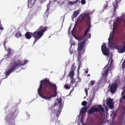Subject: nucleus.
<instances>
[{
  "label": "nucleus",
  "instance_id": "obj_4",
  "mask_svg": "<svg viewBox=\"0 0 125 125\" xmlns=\"http://www.w3.org/2000/svg\"><path fill=\"white\" fill-rule=\"evenodd\" d=\"M97 106L99 109L96 107H92L88 110V114H93L94 112L98 111L100 113L102 114L104 112V108L102 107L101 105H98Z\"/></svg>",
  "mask_w": 125,
  "mask_h": 125
},
{
  "label": "nucleus",
  "instance_id": "obj_32",
  "mask_svg": "<svg viewBox=\"0 0 125 125\" xmlns=\"http://www.w3.org/2000/svg\"><path fill=\"white\" fill-rule=\"evenodd\" d=\"M75 64L73 63V64L71 66V70L72 71H74V66Z\"/></svg>",
  "mask_w": 125,
  "mask_h": 125
},
{
  "label": "nucleus",
  "instance_id": "obj_6",
  "mask_svg": "<svg viewBox=\"0 0 125 125\" xmlns=\"http://www.w3.org/2000/svg\"><path fill=\"white\" fill-rule=\"evenodd\" d=\"M10 65L15 70L16 69H18L20 66L23 65V62L19 59L16 61H11Z\"/></svg>",
  "mask_w": 125,
  "mask_h": 125
},
{
  "label": "nucleus",
  "instance_id": "obj_36",
  "mask_svg": "<svg viewBox=\"0 0 125 125\" xmlns=\"http://www.w3.org/2000/svg\"><path fill=\"white\" fill-rule=\"evenodd\" d=\"M85 0H81V3L82 4H84L85 3Z\"/></svg>",
  "mask_w": 125,
  "mask_h": 125
},
{
  "label": "nucleus",
  "instance_id": "obj_3",
  "mask_svg": "<svg viewBox=\"0 0 125 125\" xmlns=\"http://www.w3.org/2000/svg\"><path fill=\"white\" fill-rule=\"evenodd\" d=\"M111 62L109 66H107V64L106 66L103 69V72L102 73V76L105 78L104 82L105 83L106 82L107 77L108 73V71H111L113 69V65L112 63L113 61L112 58L111 59Z\"/></svg>",
  "mask_w": 125,
  "mask_h": 125
},
{
  "label": "nucleus",
  "instance_id": "obj_26",
  "mask_svg": "<svg viewBox=\"0 0 125 125\" xmlns=\"http://www.w3.org/2000/svg\"><path fill=\"white\" fill-rule=\"evenodd\" d=\"M74 71H70L69 73V76L72 78L74 74Z\"/></svg>",
  "mask_w": 125,
  "mask_h": 125
},
{
  "label": "nucleus",
  "instance_id": "obj_18",
  "mask_svg": "<svg viewBox=\"0 0 125 125\" xmlns=\"http://www.w3.org/2000/svg\"><path fill=\"white\" fill-rule=\"evenodd\" d=\"M88 107H84L83 108L80 112V114H82L84 113L88 109Z\"/></svg>",
  "mask_w": 125,
  "mask_h": 125
},
{
  "label": "nucleus",
  "instance_id": "obj_31",
  "mask_svg": "<svg viewBox=\"0 0 125 125\" xmlns=\"http://www.w3.org/2000/svg\"><path fill=\"white\" fill-rule=\"evenodd\" d=\"M79 23L80 24H82V23L79 20V19L78 18L77 19L76 22V24H77Z\"/></svg>",
  "mask_w": 125,
  "mask_h": 125
},
{
  "label": "nucleus",
  "instance_id": "obj_21",
  "mask_svg": "<svg viewBox=\"0 0 125 125\" xmlns=\"http://www.w3.org/2000/svg\"><path fill=\"white\" fill-rule=\"evenodd\" d=\"M125 51V47L124 46V45L119 50L117 51V52L120 53H122L124 52Z\"/></svg>",
  "mask_w": 125,
  "mask_h": 125
},
{
  "label": "nucleus",
  "instance_id": "obj_13",
  "mask_svg": "<svg viewBox=\"0 0 125 125\" xmlns=\"http://www.w3.org/2000/svg\"><path fill=\"white\" fill-rule=\"evenodd\" d=\"M15 70L10 65V69L5 73L4 74H5L6 76V78L10 75L11 73L12 72H13Z\"/></svg>",
  "mask_w": 125,
  "mask_h": 125
},
{
  "label": "nucleus",
  "instance_id": "obj_38",
  "mask_svg": "<svg viewBox=\"0 0 125 125\" xmlns=\"http://www.w3.org/2000/svg\"><path fill=\"white\" fill-rule=\"evenodd\" d=\"M85 91L86 93V95H88V91L87 88L85 89Z\"/></svg>",
  "mask_w": 125,
  "mask_h": 125
},
{
  "label": "nucleus",
  "instance_id": "obj_16",
  "mask_svg": "<svg viewBox=\"0 0 125 125\" xmlns=\"http://www.w3.org/2000/svg\"><path fill=\"white\" fill-rule=\"evenodd\" d=\"M79 13V10L74 11L73 12V15L72 16V19L76 17Z\"/></svg>",
  "mask_w": 125,
  "mask_h": 125
},
{
  "label": "nucleus",
  "instance_id": "obj_46",
  "mask_svg": "<svg viewBox=\"0 0 125 125\" xmlns=\"http://www.w3.org/2000/svg\"><path fill=\"white\" fill-rule=\"evenodd\" d=\"M123 99L125 100V95H124L123 96Z\"/></svg>",
  "mask_w": 125,
  "mask_h": 125
},
{
  "label": "nucleus",
  "instance_id": "obj_29",
  "mask_svg": "<svg viewBox=\"0 0 125 125\" xmlns=\"http://www.w3.org/2000/svg\"><path fill=\"white\" fill-rule=\"evenodd\" d=\"M108 5V2L107 1H106L104 6V9H105L107 7Z\"/></svg>",
  "mask_w": 125,
  "mask_h": 125
},
{
  "label": "nucleus",
  "instance_id": "obj_42",
  "mask_svg": "<svg viewBox=\"0 0 125 125\" xmlns=\"http://www.w3.org/2000/svg\"><path fill=\"white\" fill-rule=\"evenodd\" d=\"M27 62H28L27 60H25L24 61V62H23V65H24V64H26Z\"/></svg>",
  "mask_w": 125,
  "mask_h": 125
},
{
  "label": "nucleus",
  "instance_id": "obj_33",
  "mask_svg": "<svg viewBox=\"0 0 125 125\" xmlns=\"http://www.w3.org/2000/svg\"><path fill=\"white\" fill-rule=\"evenodd\" d=\"M122 66L125 69V59L124 60V61L122 64Z\"/></svg>",
  "mask_w": 125,
  "mask_h": 125
},
{
  "label": "nucleus",
  "instance_id": "obj_44",
  "mask_svg": "<svg viewBox=\"0 0 125 125\" xmlns=\"http://www.w3.org/2000/svg\"><path fill=\"white\" fill-rule=\"evenodd\" d=\"M4 29V28L3 27H0V30H3Z\"/></svg>",
  "mask_w": 125,
  "mask_h": 125
},
{
  "label": "nucleus",
  "instance_id": "obj_12",
  "mask_svg": "<svg viewBox=\"0 0 125 125\" xmlns=\"http://www.w3.org/2000/svg\"><path fill=\"white\" fill-rule=\"evenodd\" d=\"M121 0H115V2L113 3V5L114 7V12L115 13L116 10V9L118 7V4L120 3Z\"/></svg>",
  "mask_w": 125,
  "mask_h": 125
},
{
  "label": "nucleus",
  "instance_id": "obj_22",
  "mask_svg": "<svg viewBox=\"0 0 125 125\" xmlns=\"http://www.w3.org/2000/svg\"><path fill=\"white\" fill-rule=\"evenodd\" d=\"M62 100V99L61 98H58L57 99V101H58V103L60 105V106L59 107V109H60L61 108H62V106L61 105Z\"/></svg>",
  "mask_w": 125,
  "mask_h": 125
},
{
  "label": "nucleus",
  "instance_id": "obj_19",
  "mask_svg": "<svg viewBox=\"0 0 125 125\" xmlns=\"http://www.w3.org/2000/svg\"><path fill=\"white\" fill-rule=\"evenodd\" d=\"M81 57L80 56H78L77 58V60H78V69H79L82 66V62L80 60Z\"/></svg>",
  "mask_w": 125,
  "mask_h": 125
},
{
  "label": "nucleus",
  "instance_id": "obj_39",
  "mask_svg": "<svg viewBox=\"0 0 125 125\" xmlns=\"http://www.w3.org/2000/svg\"><path fill=\"white\" fill-rule=\"evenodd\" d=\"M64 17L63 16L62 17L60 18L61 20H62V21H63L64 20Z\"/></svg>",
  "mask_w": 125,
  "mask_h": 125
},
{
  "label": "nucleus",
  "instance_id": "obj_1",
  "mask_svg": "<svg viewBox=\"0 0 125 125\" xmlns=\"http://www.w3.org/2000/svg\"><path fill=\"white\" fill-rule=\"evenodd\" d=\"M48 28L46 27H44L42 26H40L38 29L33 33L30 32H27L25 34V37L28 39H30L31 36L34 38V40L33 44L44 34V33L47 30Z\"/></svg>",
  "mask_w": 125,
  "mask_h": 125
},
{
  "label": "nucleus",
  "instance_id": "obj_41",
  "mask_svg": "<svg viewBox=\"0 0 125 125\" xmlns=\"http://www.w3.org/2000/svg\"><path fill=\"white\" fill-rule=\"evenodd\" d=\"M73 83V80L72 79L71 80L70 82V84H72Z\"/></svg>",
  "mask_w": 125,
  "mask_h": 125
},
{
  "label": "nucleus",
  "instance_id": "obj_45",
  "mask_svg": "<svg viewBox=\"0 0 125 125\" xmlns=\"http://www.w3.org/2000/svg\"><path fill=\"white\" fill-rule=\"evenodd\" d=\"M103 122H104V121H103V120H102L101 122V123H100V124H103Z\"/></svg>",
  "mask_w": 125,
  "mask_h": 125
},
{
  "label": "nucleus",
  "instance_id": "obj_2",
  "mask_svg": "<svg viewBox=\"0 0 125 125\" xmlns=\"http://www.w3.org/2000/svg\"><path fill=\"white\" fill-rule=\"evenodd\" d=\"M54 84H55L50 82L49 79H45L41 81L40 86L38 90H42L43 91L48 92V90H51L52 87L50 86L51 85H53Z\"/></svg>",
  "mask_w": 125,
  "mask_h": 125
},
{
  "label": "nucleus",
  "instance_id": "obj_49",
  "mask_svg": "<svg viewBox=\"0 0 125 125\" xmlns=\"http://www.w3.org/2000/svg\"><path fill=\"white\" fill-rule=\"evenodd\" d=\"M1 26V22L0 21V27Z\"/></svg>",
  "mask_w": 125,
  "mask_h": 125
},
{
  "label": "nucleus",
  "instance_id": "obj_48",
  "mask_svg": "<svg viewBox=\"0 0 125 125\" xmlns=\"http://www.w3.org/2000/svg\"><path fill=\"white\" fill-rule=\"evenodd\" d=\"M51 0L52 1H51V2H54L55 1V0Z\"/></svg>",
  "mask_w": 125,
  "mask_h": 125
},
{
  "label": "nucleus",
  "instance_id": "obj_40",
  "mask_svg": "<svg viewBox=\"0 0 125 125\" xmlns=\"http://www.w3.org/2000/svg\"><path fill=\"white\" fill-rule=\"evenodd\" d=\"M78 1L80 2V1L79 0H76L74 2V4H75L78 2Z\"/></svg>",
  "mask_w": 125,
  "mask_h": 125
},
{
  "label": "nucleus",
  "instance_id": "obj_34",
  "mask_svg": "<svg viewBox=\"0 0 125 125\" xmlns=\"http://www.w3.org/2000/svg\"><path fill=\"white\" fill-rule=\"evenodd\" d=\"M95 82V81H91L90 84L91 85V86H92V85L94 84Z\"/></svg>",
  "mask_w": 125,
  "mask_h": 125
},
{
  "label": "nucleus",
  "instance_id": "obj_14",
  "mask_svg": "<svg viewBox=\"0 0 125 125\" xmlns=\"http://www.w3.org/2000/svg\"><path fill=\"white\" fill-rule=\"evenodd\" d=\"M111 32L110 34L109 38L108 39L109 45L110 46H111L112 44V36H111Z\"/></svg>",
  "mask_w": 125,
  "mask_h": 125
},
{
  "label": "nucleus",
  "instance_id": "obj_27",
  "mask_svg": "<svg viewBox=\"0 0 125 125\" xmlns=\"http://www.w3.org/2000/svg\"><path fill=\"white\" fill-rule=\"evenodd\" d=\"M121 47L122 46L120 45L116 46H115V48L118 50V51H119V50L120 48H121Z\"/></svg>",
  "mask_w": 125,
  "mask_h": 125
},
{
  "label": "nucleus",
  "instance_id": "obj_47",
  "mask_svg": "<svg viewBox=\"0 0 125 125\" xmlns=\"http://www.w3.org/2000/svg\"><path fill=\"white\" fill-rule=\"evenodd\" d=\"M88 72V71H86L85 72V73L86 74H87Z\"/></svg>",
  "mask_w": 125,
  "mask_h": 125
},
{
  "label": "nucleus",
  "instance_id": "obj_28",
  "mask_svg": "<svg viewBox=\"0 0 125 125\" xmlns=\"http://www.w3.org/2000/svg\"><path fill=\"white\" fill-rule=\"evenodd\" d=\"M87 103L86 101H84L82 103V105L84 106H85L86 105Z\"/></svg>",
  "mask_w": 125,
  "mask_h": 125
},
{
  "label": "nucleus",
  "instance_id": "obj_10",
  "mask_svg": "<svg viewBox=\"0 0 125 125\" xmlns=\"http://www.w3.org/2000/svg\"><path fill=\"white\" fill-rule=\"evenodd\" d=\"M38 92L39 94L42 97L46 100H49L52 98V97H51V96L49 97H48L43 95L42 93H47V92H45L43 91L42 90H38Z\"/></svg>",
  "mask_w": 125,
  "mask_h": 125
},
{
  "label": "nucleus",
  "instance_id": "obj_20",
  "mask_svg": "<svg viewBox=\"0 0 125 125\" xmlns=\"http://www.w3.org/2000/svg\"><path fill=\"white\" fill-rule=\"evenodd\" d=\"M40 2L41 3L43 2H44L46 1H47L48 2H49V3L47 5V7H50V5L51 4V2L52 1L51 0H39ZM48 7H47V10L46 11H47L48 10H49V9H48Z\"/></svg>",
  "mask_w": 125,
  "mask_h": 125
},
{
  "label": "nucleus",
  "instance_id": "obj_7",
  "mask_svg": "<svg viewBox=\"0 0 125 125\" xmlns=\"http://www.w3.org/2000/svg\"><path fill=\"white\" fill-rule=\"evenodd\" d=\"M90 14L89 13H84L82 14L78 17L80 21L82 23L83 21H88L90 19Z\"/></svg>",
  "mask_w": 125,
  "mask_h": 125
},
{
  "label": "nucleus",
  "instance_id": "obj_43",
  "mask_svg": "<svg viewBox=\"0 0 125 125\" xmlns=\"http://www.w3.org/2000/svg\"><path fill=\"white\" fill-rule=\"evenodd\" d=\"M122 43L123 44V45H124V46H125V42L123 41L122 42Z\"/></svg>",
  "mask_w": 125,
  "mask_h": 125
},
{
  "label": "nucleus",
  "instance_id": "obj_35",
  "mask_svg": "<svg viewBox=\"0 0 125 125\" xmlns=\"http://www.w3.org/2000/svg\"><path fill=\"white\" fill-rule=\"evenodd\" d=\"M65 87L66 89H69L70 88V87L69 85H65Z\"/></svg>",
  "mask_w": 125,
  "mask_h": 125
},
{
  "label": "nucleus",
  "instance_id": "obj_8",
  "mask_svg": "<svg viewBox=\"0 0 125 125\" xmlns=\"http://www.w3.org/2000/svg\"><path fill=\"white\" fill-rule=\"evenodd\" d=\"M106 44L103 43L101 46V50L103 54L106 55H108L109 54V49L107 48Z\"/></svg>",
  "mask_w": 125,
  "mask_h": 125
},
{
  "label": "nucleus",
  "instance_id": "obj_5",
  "mask_svg": "<svg viewBox=\"0 0 125 125\" xmlns=\"http://www.w3.org/2000/svg\"><path fill=\"white\" fill-rule=\"evenodd\" d=\"M91 37V34L90 33H87L86 36L85 40L80 42L78 45V47L77 48V50L80 53L82 51H84V50L83 49L85 43V41L87 40L88 39H89Z\"/></svg>",
  "mask_w": 125,
  "mask_h": 125
},
{
  "label": "nucleus",
  "instance_id": "obj_25",
  "mask_svg": "<svg viewBox=\"0 0 125 125\" xmlns=\"http://www.w3.org/2000/svg\"><path fill=\"white\" fill-rule=\"evenodd\" d=\"M90 27H89L87 28V30L85 31V32L83 36V37H84V38H85L86 36L87 33L90 31Z\"/></svg>",
  "mask_w": 125,
  "mask_h": 125
},
{
  "label": "nucleus",
  "instance_id": "obj_30",
  "mask_svg": "<svg viewBox=\"0 0 125 125\" xmlns=\"http://www.w3.org/2000/svg\"><path fill=\"white\" fill-rule=\"evenodd\" d=\"M62 110V108H61L60 109H58V112H59V114H56V116L57 117H58V116H59V114H60V113L61 112V110Z\"/></svg>",
  "mask_w": 125,
  "mask_h": 125
},
{
  "label": "nucleus",
  "instance_id": "obj_9",
  "mask_svg": "<svg viewBox=\"0 0 125 125\" xmlns=\"http://www.w3.org/2000/svg\"><path fill=\"white\" fill-rule=\"evenodd\" d=\"M50 86H51L52 87L51 88V90L48 91V92H50L51 90H54V92H52V94L51 95V97H52H52H55L57 95V86L55 84H54L53 85H51Z\"/></svg>",
  "mask_w": 125,
  "mask_h": 125
},
{
  "label": "nucleus",
  "instance_id": "obj_37",
  "mask_svg": "<svg viewBox=\"0 0 125 125\" xmlns=\"http://www.w3.org/2000/svg\"><path fill=\"white\" fill-rule=\"evenodd\" d=\"M69 4L71 5H73L74 4V2L72 1H70L69 2Z\"/></svg>",
  "mask_w": 125,
  "mask_h": 125
},
{
  "label": "nucleus",
  "instance_id": "obj_23",
  "mask_svg": "<svg viewBox=\"0 0 125 125\" xmlns=\"http://www.w3.org/2000/svg\"><path fill=\"white\" fill-rule=\"evenodd\" d=\"M15 36L17 38L20 37L21 36V33L20 31H18L15 34Z\"/></svg>",
  "mask_w": 125,
  "mask_h": 125
},
{
  "label": "nucleus",
  "instance_id": "obj_17",
  "mask_svg": "<svg viewBox=\"0 0 125 125\" xmlns=\"http://www.w3.org/2000/svg\"><path fill=\"white\" fill-rule=\"evenodd\" d=\"M32 0H28V6L29 7H31L35 3V0L33 2H32Z\"/></svg>",
  "mask_w": 125,
  "mask_h": 125
},
{
  "label": "nucleus",
  "instance_id": "obj_50",
  "mask_svg": "<svg viewBox=\"0 0 125 125\" xmlns=\"http://www.w3.org/2000/svg\"><path fill=\"white\" fill-rule=\"evenodd\" d=\"M90 76V75L89 74H88L87 75V76H88V77H89V76Z\"/></svg>",
  "mask_w": 125,
  "mask_h": 125
},
{
  "label": "nucleus",
  "instance_id": "obj_15",
  "mask_svg": "<svg viewBox=\"0 0 125 125\" xmlns=\"http://www.w3.org/2000/svg\"><path fill=\"white\" fill-rule=\"evenodd\" d=\"M112 100L111 98H109L106 102L110 108H112L113 107V105L112 104Z\"/></svg>",
  "mask_w": 125,
  "mask_h": 125
},
{
  "label": "nucleus",
  "instance_id": "obj_24",
  "mask_svg": "<svg viewBox=\"0 0 125 125\" xmlns=\"http://www.w3.org/2000/svg\"><path fill=\"white\" fill-rule=\"evenodd\" d=\"M121 40V37H117L115 40V41L116 44H118Z\"/></svg>",
  "mask_w": 125,
  "mask_h": 125
},
{
  "label": "nucleus",
  "instance_id": "obj_51",
  "mask_svg": "<svg viewBox=\"0 0 125 125\" xmlns=\"http://www.w3.org/2000/svg\"><path fill=\"white\" fill-rule=\"evenodd\" d=\"M124 91H123V92H122V94H123V93H124Z\"/></svg>",
  "mask_w": 125,
  "mask_h": 125
},
{
  "label": "nucleus",
  "instance_id": "obj_11",
  "mask_svg": "<svg viewBox=\"0 0 125 125\" xmlns=\"http://www.w3.org/2000/svg\"><path fill=\"white\" fill-rule=\"evenodd\" d=\"M117 88V83H113L110 88V91L112 93H114L115 92Z\"/></svg>",
  "mask_w": 125,
  "mask_h": 125
}]
</instances>
